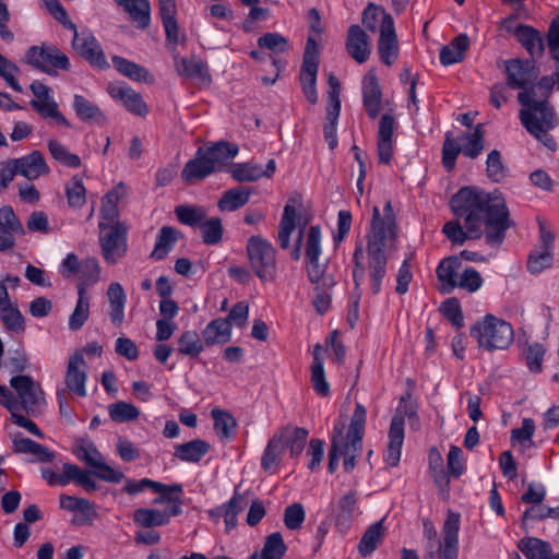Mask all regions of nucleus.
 I'll list each match as a JSON object with an SVG mask.
<instances>
[{"label": "nucleus", "instance_id": "8", "mask_svg": "<svg viewBox=\"0 0 559 559\" xmlns=\"http://www.w3.org/2000/svg\"><path fill=\"white\" fill-rule=\"evenodd\" d=\"M366 416V408L357 403L346 436L342 432L341 455L344 456L343 467L346 472L355 468L356 457L361 451Z\"/></svg>", "mask_w": 559, "mask_h": 559}, {"label": "nucleus", "instance_id": "59", "mask_svg": "<svg viewBox=\"0 0 559 559\" xmlns=\"http://www.w3.org/2000/svg\"><path fill=\"white\" fill-rule=\"evenodd\" d=\"M487 177L493 182H501L508 176V168L502 162L501 153L498 150L489 152L486 160Z\"/></svg>", "mask_w": 559, "mask_h": 559}, {"label": "nucleus", "instance_id": "56", "mask_svg": "<svg viewBox=\"0 0 559 559\" xmlns=\"http://www.w3.org/2000/svg\"><path fill=\"white\" fill-rule=\"evenodd\" d=\"M1 321L5 329L11 332L22 333L25 331V319L16 305L7 304L1 309Z\"/></svg>", "mask_w": 559, "mask_h": 559}, {"label": "nucleus", "instance_id": "39", "mask_svg": "<svg viewBox=\"0 0 559 559\" xmlns=\"http://www.w3.org/2000/svg\"><path fill=\"white\" fill-rule=\"evenodd\" d=\"M111 323L120 326L124 320L126 294L119 283H111L107 290Z\"/></svg>", "mask_w": 559, "mask_h": 559}, {"label": "nucleus", "instance_id": "9", "mask_svg": "<svg viewBox=\"0 0 559 559\" xmlns=\"http://www.w3.org/2000/svg\"><path fill=\"white\" fill-rule=\"evenodd\" d=\"M98 227L100 230L99 245L104 259L108 263L115 264L127 252L128 226L117 219L115 223L99 221Z\"/></svg>", "mask_w": 559, "mask_h": 559}, {"label": "nucleus", "instance_id": "55", "mask_svg": "<svg viewBox=\"0 0 559 559\" xmlns=\"http://www.w3.org/2000/svg\"><path fill=\"white\" fill-rule=\"evenodd\" d=\"M200 229L202 233V240L207 246L218 245L223 239L224 228L222 219L217 216L203 219L200 225Z\"/></svg>", "mask_w": 559, "mask_h": 559}, {"label": "nucleus", "instance_id": "4", "mask_svg": "<svg viewBox=\"0 0 559 559\" xmlns=\"http://www.w3.org/2000/svg\"><path fill=\"white\" fill-rule=\"evenodd\" d=\"M485 148L484 124L478 123L473 131L462 132L456 140L453 133L448 131L442 145V165L449 173L454 170L460 153L471 159L477 158Z\"/></svg>", "mask_w": 559, "mask_h": 559}, {"label": "nucleus", "instance_id": "6", "mask_svg": "<svg viewBox=\"0 0 559 559\" xmlns=\"http://www.w3.org/2000/svg\"><path fill=\"white\" fill-rule=\"evenodd\" d=\"M471 336L477 340L479 347L492 352L508 348L514 340V332L510 323L488 314L471 328Z\"/></svg>", "mask_w": 559, "mask_h": 559}, {"label": "nucleus", "instance_id": "60", "mask_svg": "<svg viewBox=\"0 0 559 559\" xmlns=\"http://www.w3.org/2000/svg\"><path fill=\"white\" fill-rule=\"evenodd\" d=\"M225 507V528L226 532H230L237 526V515L243 510L246 507L245 497L237 489L234 492L231 499L224 503Z\"/></svg>", "mask_w": 559, "mask_h": 559}, {"label": "nucleus", "instance_id": "19", "mask_svg": "<svg viewBox=\"0 0 559 559\" xmlns=\"http://www.w3.org/2000/svg\"><path fill=\"white\" fill-rule=\"evenodd\" d=\"M362 103L369 118L379 116L382 91L374 69H370L362 79Z\"/></svg>", "mask_w": 559, "mask_h": 559}, {"label": "nucleus", "instance_id": "12", "mask_svg": "<svg viewBox=\"0 0 559 559\" xmlns=\"http://www.w3.org/2000/svg\"><path fill=\"white\" fill-rule=\"evenodd\" d=\"M72 48H74L79 56L87 61L92 67L98 69L109 68V63L105 52L96 39V37L87 29L78 33L75 25L72 23Z\"/></svg>", "mask_w": 559, "mask_h": 559}, {"label": "nucleus", "instance_id": "16", "mask_svg": "<svg viewBox=\"0 0 559 559\" xmlns=\"http://www.w3.org/2000/svg\"><path fill=\"white\" fill-rule=\"evenodd\" d=\"M364 247L362 243L359 242L355 251L353 253V280L355 284V288L353 294L349 297V309H348V316L347 321L349 326L353 329L355 328L358 319H359V300H360V284L365 277V274L367 273V264L362 262L364 258Z\"/></svg>", "mask_w": 559, "mask_h": 559}, {"label": "nucleus", "instance_id": "48", "mask_svg": "<svg viewBox=\"0 0 559 559\" xmlns=\"http://www.w3.org/2000/svg\"><path fill=\"white\" fill-rule=\"evenodd\" d=\"M170 514L167 511H160L157 509L141 508L135 510L133 521L135 524L151 528L154 526H162L169 523Z\"/></svg>", "mask_w": 559, "mask_h": 559}, {"label": "nucleus", "instance_id": "15", "mask_svg": "<svg viewBox=\"0 0 559 559\" xmlns=\"http://www.w3.org/2000/svg\"><path fill=\"white\" fill-rule=\"evenodd\" d=\"M507 85L511 88H525L533 84L539 75L534 59H511L506 63Z\"/></svg>", "mask_w": 559, "mask_h": 559}, {"label": "nucleus", "instance_id": "61", "mask_svg": "<svg viewBox=\"0 0 559 559\" xmlns=\"http://www.w3.org/2000/svg\"><path fill=\"white\" fill-rule=\"evenodd\" d=\"M175 213L180 223L191 227L200 226L207 216L204 207L192 205H178Z\"/></svg>", "mask_w": 559, "mask_h": 559}, {"label": "nucleus", "instance_id": "31", "mask_svg": "<svg viewBox=\"0 0 559 559\" xmlns=\"http://www.w3.org/2000/svg\"><path fill=\"white\" fill-rule=\"evenodd\" d=\"M13 451L15 453L33 454L38 462L47 463L53 460V452L44 445L25 438L21 432H16L12 438Z\"/></svg>", "mask_w": 559, "mask_h": 559}, {"label": "nucleus", "instance_id": "7", "mask_svg": "<svg viewBox=\"0 0 559 559\" xmlns=\"http://www.w3.org/2000/svg\"><path fill=\"white\" fill-rule=\"evenodd\" d=\"M247 255L255 276L263 282H274L277 276L276 250L261 236H251L247 242Z\"/></svg>", "mask_w": 559, "mask_h": 559}, {"label": "nucleus", "instance_id": "2", "mask_svg": "<svg viewBox=\"0 0 559 559\" xmlns=\"http://www.w3.org/2000/svg\"><path fill=\"white\" fill-rule=\"evenodd\" d=\"M396 217L391 201H386L381 216L378 206L372 209V218L367 238V274L373 295L381 290L386 275L389 255L386 251L394 246L396 239Z\"/></svg>", "mask_w": 559, "mask_h": 559}, {"label": "nucleus", "instance_id": "34", "mask_svg": "<svg viewBox=\"0 0 559 559\" xmlns=\"http://www.w3.org/2000/svg\"><path fill=\"white\" fill-rule=\"evenodd\" d=\"M127 194V187L123 182L116 185L102 200L100 221L115 223L119 217L118 202Z\"/></svg>", "mask_w": 559, "mask_h": 559}, {"label": "nucleus", "instance_id": "32", "mask_svg": "<svg viewBox=\"0 0 559 559\" xmlns=\"http://www.w3.org/2000/svg\"><path fill=\"white\" fill-rule=\"evenodd\" d=\"M252 194V188L238 186L226 190L217 202V207L222 212H234L245 206Z\"/></svg>", "mask_w": 559, "mask_h": 559}, {"label": "nucleus", "instance_id": "51", "mask_svg": "<svg viewBox=\"0 0 559 559\" xmlns=\"http://www.w3.org/2000/svg\"><path fill=\"white\" fill-rule=\"evenodd\" d=\"M319 70V51L317 41L309 37L306 43L300 78H317Z\"/></svg>", "mask_w": 559, "mask_h": 559}, {"label": "nucleus", "instance_id": "41", "mask_svg": "<svg viewBox=\"0 0 559 559\" xmlns=\"http://www.w3.org/2000/svg\"><path fill=\"white\" fill-rule=\"evenodd\" d=\"M283 433L275 432L272 438L267 441L261 457V467L265 472H271L277 467L282 461V455L285 450V444L282 443Z\"/></svg>", "mask_w": 559, "mask_h": 559}, {"label": "nucleus", "instance_id": "63", "mask_svg": "<svg viewBox=\"0 0 559 559\" xmlns=\"http://www.w3.org/2000/svg\"><path fill=\"white\" fill-rule=\"evenodd\" d=\"M311 382L313 390L322 395L328 396L330 393V385L325 379L324 374V368H323V361L321 357H319V354H314V359L312 361L311 366Z\"/></svg>", "mask_w": 559, "mask_h": 559}, {"label": "nucleus", "instance_id": "18", "mask_svg": "<svg viewBox=\"0 0 559 559\" xmlns=\"http://www.w3.org/2000/svg\"><path fill=\"white\" fill-rule=\"evenodd\" d=\"M109 95L133 115L144 117L148 112L147 105L144 103L141 94L123 83L109 84L107 88Z\"/></svg>", "mask_w": 559, "mask_h": 559}, {"label": "nucleus", "instance_id": "50", "mask_svg": "<svg viewBox=\"0 0 559 559\" xmlns=\"http://www.w3.org/2000/svg\"><path fill=\"white\" fill-rule=\"evenodd\" d=\"M296 209L287 203L284 206L278 228V243L282 249H287L289 247L290 235L296 228Z\"/></svg>", "mask_w": 559, "mask_h": 559}, {"label": "nucleus", "instance_id": "62", "mask_svg": "<svg viewBox=\"0 0 559 559\" xmlns=\"http://www.w3.org/2000/svg\"><path fill=\"white\" fill-rule=\"evenodd\" d=\"M357 502L358 491L356 489H352L347 493L343 495L336 503L335 513L337 522L341 520H344L345 522L350 521L357 509Z\"/></svg>", "mask_w": 559, "mask_h": 559}, {"label": "nucleus", "instance_id": "5", "mask_svg": "<svg viewBox=\"0 0 559 559\" xmlns=\"http://www.w3.org/2000/svg\"><path fill=\"white\" fill-rule=\"evenodd\" d=\"M460 514L448 511L442 526V540L438 543V549L433 550V540L437 531L430 521L424 522V534L429 539V551L426 559H457L459 556Z\"/></svg>", "mask_w": 559, "mask_h": 559}, {"label": "nucleus", "instance_id": "27", "mask_svg": "<svg viewBox=\"0 0 559 559\" xmlns=\"http://www.w3.org/2000/svg\"><path fill=\"white\" fill-rule=\"evenodd\" d=\"M175 67L178 74L181 76L188 78L190 80H195L201 83L211 82V75L206 63L195 56H192L190 58L176 57Z\"/></svg>", "mask_w": 559, "mask_h": 559}, {"label": "nucleus", "instance_id": "21", "mask_svg": "<svg viewBox=\"0 0 559 559\" xmlns=\"http://www.w3.org/2000/svg\"><path fill=\"white\" fill-rule=\"evenodd\" d=\"M100 269L96 259L88 258L81 262L72 253V275H75L76 290H87L99 281Z\"/></svg>", "mask_w": 559, "mask_h": 559}, {"label": "nucleus", "instance_id": "53", "mask_svg": "<svg viewBox=\"0 0 559 559\" xmlns=\"http://www.w3.org/2000/svg\"><path fill=\"white\" fill-rule=\"evenodd\" d=\"M178 353L190 358L198 357L204 349L203 342L195 331H186L177 340Z\"/></svg>", "mask_w": 559, "mask_h": 559}, {"label": "nucleus", "instance_id": "17", "mask_svg": "<svg viewBox=\"0 0 559 559\" xmlns=\"http://www.w3.org/2000/svg\"><path fill=\"white\" fill-rule=\"evenodd\" d=\"M378 50L382 63L391 66L399 56V43L394 21L390 14H384L380 24Z\"/></svg>", "mask_w": 559, "mask_h": 559}, {"label": "nucleus", "instance_id": "52", "mask_svg": "<svg viewBox=\"0 0 559 559\" xmlns=\"http://www.w3.org/2000/svg\"><path fill=\"white\" fill-rule=\"evenodd\" d=\"M211 416L214 420V429L222 439H228L234 436L237 423L229 412L213 408Z\"/></svg>", "mask_w": 559, "mask_h": 559}, {"label": "nucleus", "instance_id": "47", "mask_svg": "<svg viewBox=\"0 0 559 559\" xmlns=\"http://www.w3.org/2000/svg\"><path fill=\"white\" fill-rule=\"evenodd\" d=\"M403 441L404 431H401L400 424L394 421V425H390L389 444L384 456L385 462L392 467L400 463Z\"/></svg>", "mask_w": 559, "mask_h": 559}, {"label": "nucleus", "instance_id": "23", "mask_svg": "<svg viewBox=\"0 0 559 559\" xmlns=\"http://www.w3.org/2000/svg\"><path fill=\"white\" fill-rule=\"evenodd\" d=\"M215 173L204 155V147H199L194 157L188 160L181 171V179L187 183L204 180L207 176Z\"/></svg>", "mask_w": 559, "mask_h": 559}, {"label": "nucleus", "instance_id": "38", "mask_svg": "<svg viewBox=\"0 0 559 559\" xmlns=\"http://www.w3.org/2000/svg\"><path fill=\"white\" fill-rule=\"evenodd\" d=\"M72 452L75 457L85 465L86 469L93 471L104 459L95 443L88 438L78 439Z\"/></svg>", "mask_w": 559, "mask_h": 559}, {"label": "nucleus", "instance_id": "11", "mask_svg": "<svg viewBox=\"0 0 559 559\" xmlns=\"http://www.w3.org/2000/svg\"><path fill=\"white\" fill-rule=\"evenodd\" d=\"M328 84V104L323 132L329 147L334 150L337 146L336 126L341 112V83L333 73H330Z\"/></svg>", "mask_w": 559, "mask_h": 559}, {"label": "nucleus", "instance_id": "64", "mask_svg": "<svg viewBox=\"0 0 559 559\" xmlns=\"http://www.w3.org/2000/svg\"><path fill=\"white\" fill-rule=\"evenodd\" d=\"M552 264V252L544 249L532 250L527 258V269L532 274L540 273Z\"/></svg>", "mask_w": 559, "mask_h": 559}, {"label": "nucleus", "instance_id": "3", "mask_svg": "<svg viewBox=\"0 0 559 559\" xmlns=\"http://www.w3.org/2000/svg\"><path fill=\"white\" fill-rule=\"evenodd\" d=\"M537 88V85L530 84L518 94V100L523 106L520 120L530 134L547 148L555 151L557 143L549 131L556 128L558 118L547 99H536Z\"/></svg>", "mask_w": 559, "mask_h": 559}, {"label": "nucleus", "instance_id": "46", "mask_svg": "<svg viewBox=\"0 0 559 559\" xmlns=\"http://www.w3.org/2000/svg\"><path fill=\"white\" fill-rule=\"evenodd\" d=\"M72 523L79 526L92 525L98 515L94 503L78 497H72Z\"/></svg>", "mask_w": 559, "mask_h": 559}, {"label": "nucleus", "instance_id": "42", "mask_svg": "<svg viewBox=\"0 0 559 559\" xmlns=\"http://www.w3.org/2000/svg\"><path fill=\"white\" fill-rule=\"evenodd\" d=\"M519 549L527 559H551V545L537 537H524L518 543Z\"/></svg>", "mask_w": 559, "mask_h": 559}, {"label": "nucleus", "instance_id": "20", "mask_svg": "<svg viewBox=\"0 0 559 559\" xmlns=\"http://www.w3.org/2000/svg\"><path fill=\"white\" fill-rule=\"evenodd\" d=\"M275 169V160L270 159L265 169H263L259 164L248 162L231 165L228 168V173L231 175L233 179L238 182H253L262 177L271 178L274 175Z\"/></svg>", "mask_w": 559, "mask_h": 559}, {"label": "nucleus", "instance_id": "28", "mask_svg": "<svg viewBox=\"0 0 559 559\" xmlns=\"http://www.w3.org/2000/svg\"><path fill=\"white\" fill-rule=\"evenodd\" d=\"M462 265L459 257L453 255L443 259L437 266L436 274L441 283L440 292L450 294L456 286V274Z\"/></svg>", "mask_w": 559, "mask_h": 559}, {"label": "nucleus", "instance_id": "36", "mask_svg": "<svg viewBox=\"0 0 559 559\" xmlns=\"http://www.w3.org/2000/svg\"><path fill=\"white\" fill-rule=\"evenodd\" d=\"M210 449L211 445L209 442L194 439L176 445L174 456L182 462L199 463Z\"/></svg>", "mask_w": 559, "mask_h": 559}, {"label": "nucleus", "instance_id": "29", "mask_svg": "<svg viewBox=\"0 0 559 559\" xmlns=\"http://www.w3.org/2000/svg\"><path fill=\"white\" fill-rule=\"evenodd\" d=\"M515 36L532 59L540 57L545 50L544 39L539 31L526 24H520L515 28Z\"/></svg>", "mask_w": 559, "mask_h": 559}, {"label": "nucleus", "instance_id": "40", "mask_svg": "<svg viewBox=\"0 0 559 559\" xmlns=\"http://www.w3.org/2000/svg\"><path fill=\"white\" fill-rule=\"evenodd\" d=\"M180 235V231L176 228L171 226H163L159 229L154 249L150 257L154 260L165 259L179 239Z\"/></svg>", "mask_w": 559, "mask_h": 559}, {"label": "nucleus", "instance_id": "1", "mask_svg": "<svg viewBox=\"0 0 559 559\" xmlns=\"http://www.w3.org/2000/svg\"><path fill=\"white\" fill-rule=\"evenodd\" d=\"M456 219L447 222L442 233L453 243L462 246L485 235L486 242L499 247L513 225L503 195L487 193L474 187L461 188L450 200Z\"/></svg>", "mask_w": 559, "mask_h": 559}, {"label": "nucleus", "instance_id": "57", "mask_svg": "<svg viewBox=\"0 0 559 559\" xmlns=\"http://www.w3.org/2000/svg\"><path fill=\"white\" fill-rule=\"evenodd\" d=\"M109 417L115 423H128L140 416V411L131 403L119 401L108 406Z\"/></svg>", "mask_w": 559, "mask_h": 559}, {"label": "nucleus", "instance_id": "26", "mask_svg": "<svg viewBox=\"0 0 559 559\" xmlns=\"http://www.w3.org/2000/svg\"><path fill=\"white\" fill-rule=\"evenodd\" d=\"M238 152V145L227 141H219L204 148V155L215 168V173L227 166Z\"/></svg>", "mask_w": 559, "mask_h": 559}, {"label": "nucleus", "instance_id": "25", "mask_svg": "<svg viewBox=\"0 0 559 559\" xmlns=\"http://www.w3.org/2000/svg\"><path fill=\"white\" fill-rule=\"evenodd\" d=\"M73 108L76 117L86 124L103 127L107 123V117L98 105L82 95H74Z\"/></svg>", "mask_w": 559, "mask_h": 559}, {"label": "nucleus", "instance_id": "43", "mask_svg": "<svg viewBox=\"0 0 559 559\" xmlns=\"http://www.w3.org/2000/svg\"><path fill=\"white\" fill-rule=\"evenodd\" d=\"M405 417L411 421V426L419 425V417L417 414V403L412 401L411 392H405L404 395L401 396L399 406L395 411L391 419L390 425H394V421L399 423L401 426V431H404L405 426Z\"/></svg>", "mask_w": 559, "mask_h": 559}, {"label": "nucleus", "instance_id": "33", "mask_svg": "<svg viewBox=\"0 0 559 559\" xmlns=\"http://www.w3.org/2000/svg\"><path fill=\"white\" fill-rule=\"evenodd\" d=\"M202 336L206 346L227 343L231 336V324L224 318L212 320L202 331Z\"/></svg>", "mask_w": 559, "mask_h": 559}, {"label": "nucleus", "instance_id": "35", "mask_svg": "<svg viewBox=\"0 0 559 559\" xmlns=\"http://www.w3.org/2000/svg\"><path fill=\"white\" fill-rule=\"evenodd\" d=\"M277 433H283L281 438L282 443L285 444V449L289 450L292 457H297L301 454L309 436V431L306 428L285 426Z\"/></svg>", "mask_w": 559, "mask_h": 559}, {"label": "nucleus", "instance_id": "10", "mask_svg": "<svg viewBox=\"0 0 559 559\" xmlns=\"http://www.w3.org/2000/svg\"><path fill=\"white\" fill-rule=\"evenodd\" d=\"M25 61L37 70L52 74L56 69L67 70L69 58L53 45L32 46L25 53Z\"/></svg>", "mask_w": 559, "mask_h": 559}, {"label": "nucleus", "instance_id": "45", "mask_svg": "<svg viewBox=\"0 0 559 559\" xmlns=\"http://www.w3.org/2000/svg\"><path fill=\"white\" fill-rule=\"evenodd\" d=\"M177 7L165 0L159 16L165 28L166 39L173 45H178L180 41V29L176 20Z\"/></svg>", "mask_w": 559, "mask_h": 559}, {"label": "nucleus", "instance_id": "13", "mask_svg": "<svg viewBox=\"0 0 559 559\" xmlns=\"http://www.w3.org/2000/svg\"><path fill=\"white\" fill-rule=\"evenodd\" d=\"M10 385L15 390L19 407L27 414H34L37 406L44 401V392L40 384L29 376H14L10 379Z\"/></svg>", "mask_w": 559, "mask_h": 559}, {"label": "nucleus", "instance_id": "49", "mask_svg": "<svg viewBox=\"0 0 559 559\" xmlns=\"http://www.w3.org/2000/svg\"><path fill=\"white\" fill-rule=\"evenodd\" d=\"M112 63L121 74L133 81L147 83L152 80L150 72L144 67L122 57L114 56Z\"/></svg>", "mask_w": 559, "mask_h": 559}, {"label": "nucleus", "instance_id": "58", "mask_svg": "<svg viewBox=\"0 0 559 559\" xmlns=\"http://www.w3.org/2000/svg\"><path fill=\"white\" fill-rule=\"evenodd\" d=\"M286 551L287 546L280 532L272 533L265 537L261 551L263 559H283Z\"/></svg>", "mask_w": 559, "mask_h": 559}, {"label": "nucleus", "instance_id": "54", "mask_svg": "<svg viewBox=\"0 0 559 559\" xmlns=\"http://www.w3.org/2000/svg\"><path fill=\"white\" fill-rule=\"evenodd\" d=\"M91 294L82 288L78 292V301L72 311V331L80 330L90 318Z\"/></svg>", "mask_w": 559, "mask_h": 559}, {"label": "nucleus", "instance_id": "37", "mask_svg": "<svg viewBox=\"0 0 559 559\" xmlns=\"http://www.w3.org/2000/svg\"><path fill=\"white\" fill-rule=\"evenodd\" d=\"M118 5L124 8L130 19L138 28L145 29L150 25L151 7L148 0H115Z\"/></svg>", "mask_w": 559, "mask_h": 559}, {"label": "nucleus", "instance_id": "44", "mask_svg": "<svg viewBox=\"0 0 559 559\" xmlns=\"http://www.w3.org/2000/svg\"><path fill=\"white\" fill-rule=\"evenodd\" d=\"M385 528L383 521H378L371 524L364 533L359 544L358 551L362 557L370 556L378 547L384 537Z\"/></svg>", "mask_w": 559, "mask_h": 559}, {"label": "nucleus", "instance_id": "14", "mask_svg": "<svg viewBox=\"0 0 559 559\" xmlns=\"http://www.w3.org/2000/svg\"><path fill=\"white\" fill-rule=\"evenodd\" d=\"M321 229L319 225L311 226L306 241L307 275L311 283L319 284L326 272V263H320Z\"/></svg>", "mask_w": 559, "mask_h": 559}, {"label": "nucleus", "instance_id": "30", "mask_svg": "<svg viewBox=\"0 0 559 559\" xmlns=\"http://www.w3.org/2000/svg\"><path fill=\"white\" fill-rule=\"evenodd\" d=\"M469 47V38L466 34L454 37L450 44L440 49V62L448 67L463 61Z\"/></svg>", "mask_w": 559, "mask_h": 559}, {"label": "nucleus", "instance_id": "22", "mask_svg": "<svg viewBox=\"0 0 559 559\" xmlns=\"http://www.w3.org/2000/svg\"><path fill=\"white\" fill-rule=\"evenodd\" d=\"M346 50L358 63H364L370 56V41L359 25H350L347 31Z\"/></svg>", "mask_w": 559, "mask_h": 559}, {"label": "nucleus", "instance_id": "24", "mask_svg": "<svg viewBox=\"0 0 559 559\" xmlns=\"http://www.w3.org/2000/svg\"><path fill=\"white\" fill-rule=\"evenodd\" d=\"M13 163L17 169L19 175L27 178L28 180H35L41 175L49 173V167L45 160V157L39 151H33L26 156L13 159Z\"/></svg>", "mask_w": 559, "mask_h": 559}]
</instances>
